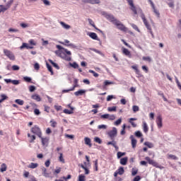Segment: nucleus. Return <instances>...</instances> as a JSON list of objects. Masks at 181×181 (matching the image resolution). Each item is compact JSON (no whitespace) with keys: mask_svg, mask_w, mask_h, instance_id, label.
Segmentation results:
<instances>
[{"mask_svg":"<svg viewBox=\"0 0 181 181\" xmlns=\"http://www.w3.org/2000/svg\"><path fill=\"white\" fill-rule=\"evenodd\" d=\"M127 3L129 5L130 10L133 12L134 15H140V18H141L143 23H144V25L146 26V29L148 30L149 33L151 35V36H153V32L152 31V28L151 27V25L148 22V20H146V17H145V14L144 13V11H142V8L139 6H135V4H134V0H127Z\"/></svg>","mask_w":181,"mask_h":181,"instance_id":"1","label":"nucleus"},{"mask_svg":"<svg viewBox=\"0 0 181 181\" xmlns=\"http://www.w3.org/2000/svg\"><path fill=\"white\" fill-rule=\"evenodd\" d=\"M57 49L58 50L55 51L56 54L59 56L60 57H62L64 60H66V62H70L71 60V57L69 56H71V52L67 50V49H64L62 45H57ZM62 50H64V52H63ZM64 53H66V55Z\"/></svg>","mask_w":181,"mask_h":181,"instance_id":"2","label":"nucleus"},{"mask_svg":"<svg viewBox=\"0 0 181 181\" xmlns=\"http://www.w3.org/2000/svg\"><path fill=\"white\" fill-rule=\"evenodd\" d=\"M30 132H32V134H34L35 135H37L38 138H42V129H40V127H39V126L35 125L30 129Z\"/></svg>","mask_w":181,"mask_h":181,"instance_id":"3","label":"nucleus"},{"mask_svg":"<svg viewBox=\"0 0 181 181\" xmlns=\"http://www.w3.org/2000/svg\"><path fill=\"white\" fill-rule=\"evenodd\" d=\"M145 160H147V162L149 163V165H152V166H154V168H157L158 169H163L164 167L162 165H160L159 163H156V161L151 159L149 157H146Z\"/></svg>","mask_w":181,"mask_h":181,"instance_id":"4","label":"nucleus"},{"mask_svg":"<svg viewBox=\"0 0 181 181\" xmlns=\"http://www.w3.org/2000/svg\"><path fill=\"white\" fill-rule=\"evenodd\" d=\"M115 25L119 30H121L122 32H127L128 28L125 27L121 21L119 20H117L116 22L113 24Z\"/></svg>","mask_w":181,"mask_h":181,"instance_id":"5","label":"nucleus"},{"mask_svg":"<svg viewBox=\"0 0 181 181\" xmlns=\"http://www.w3.org/2000/svg\"><path fill=\"white\" fill-rule=\"evenodd\" d=\"M101 13L103 16H105L106 18V19H107V21H110V22H112V23H113V25L117 21V18H115V17H114L112 14H108L105 11H102Z\"/></svg>","mask_w":181,"mask_h":181,"instance_id":"6","label":"nucleus"},{"mask_svg":"<svg viewBox=\"0 0 181 181\" xmlns=\"http://www.w3.org/2000/svg\"><path fill=\"white\" fill-rule=\"evenodd\" d=\"M117 133H118V132L117 130V128L113 127L111 131L107 132V135H108V136H110V138L112 141H114L115 139V136H117Z\"/></svg>","mask_w":181,"mask_h":181,"instance_id":"7","label":"nucleus"},{"mask_svg":"<svg viewBox=\"0 0 181 181\" xmlns=\"http://www.w3.org/2000/svg\"><path fill=\"white\" fill-rule=\"evenodd\" d=\"M76 87H78V79L75 78L74 80V86L71 88L70 89L67 90H63V93H69V91H74V90L76 88Z\"/></svg>","mask_w":181,"mask_h":181,"instance_id":"8","label":"nucleus"},{"mask_svg":"<svg viewBox=\"0 0 181 181\" xmlns=\"http://www.w3.org/2000/svg\"><path fill=\"white\" fill-rule=\"evenodd\" d=\"M4 53L5 56H6L7 57H8V59H10V60H15V55L10 50L4 49Z\"/></svg>","mask_w":181,"mask_h":181,"instance_id":"9","label":"nucleus"},{"mask_svg":"<svg viewBox=\"0 0 181 181\" xmlns=\"http://www.w3.org/2000/svg\"><path fill=\"white\" fill-rule=\"evenodd\" d=\"M41 139L42 145V146H47L49 145V141H50V139L49 137H40Z\"/></svg>","mask_w":181,"mask_h":181,"instance_id":"10","label":"nucleus"},{"mask_svg":"<svg viewBox=\"0 0 181 181\" xmlns=\"http://www.w3.org/2000/svg\"><path fill=\"white\" fill-rule=\"evenodd\" d=\"M156 122L158 128L159 129H160V128H162V127H163V124L162 123V116L161 115L157 116Z\"/></svg>","mask_w":181,"mask_h":181,"instance_id":"11","label":"nucleus"},{"mask_svg":"<svg viewBox=\"0 0 181 181\" xmlns=\"http://www.w3.org/2000/svg\"><path fill=\"white\" fill-rule=\"evenodd\" d=\"M132 69H133V70H135V73L137 75V77H144V75L141 74V71H139V69H138L137 65L132 66Z\"/></svg>","mask_w":181,"mask_h":181,"instance_id":"12","label":"nucleus"},{"mask_svg":"<svg viewBox=\"0 0 181 181\" xmlns=\"http://www.w3.org/2000/svg\"><path fill=\"white\" fill-rule=\"evenodd\" d=\"M130 139L132 141V146L133 148H136V144H137V141L136 140L135 137L134 136V135H131L130 136Z\"/></svg>","mask_w":181,"mask_h":181,"instance_id":"13","label":"nucleus"},{"mask_svg":"<svg viewBox=\"0 0 181 181\" xmlns=\"http://www.w3.org/2000/svg\"><path fill=\"white\" fill-rule=\"evenodd\" d=\"M61 44L64 45V46H71V47H76V45H74V44L70 43L69 40H64L63 42H61Z\"/></svg>","mask_w":181,"mask_h":181,"instance_id":"14","label":"nucleus"},{"mask_svg":"<svg viewBox=\"0 0 181 181\" xmlns=\"http://www.w3.org/2000/svg\"><path fill=\"white\" fill-rule=\"evenodd\" d=\"M25 49H33V46L28 45V43L23 42L22 44V45L20 47V49H21V50H22V49H25Z\"/></svg>","mask_w":181,"mask_h":181,"instance_id":"15","label":"nucleus"},{"mask_svg":"<svg viewBox=\"0 0 181 181\" xmlns=\"http://www.w3.org/2000/svg\"><path fill=\"white\" fill-rule=\"evenodd\" d=\"M122 53L125 56H127L128 57H131V52H129L128 49L125 47H122Z\"/></svg>","mask_w":181,"mask_h":181,"instance_id":"16","label":"nucleus"},{"mask_svg":"<svg viewBox=\"0 0 181 181\" xmlns=\"http://www.w3.org/2000/svg\"><path fill=\"white\" fill-rule=\"evenodd\" d=\"M107 145H112V146H114V148H115L116 151L119 149L118 146H117V141H115V140H112L111 141L107 142Z\"/></svg>","mask_w":181,"mask_h":181,"instance_id":"17","label":"nucleus"},{"mask_svg":"<svg viewBox=\"0 0 181 181\" xmlns=\"http://www.w3.org/2000/svg\"><path fill=\"white\" fill-rule=\"evenodd\" d=\"M128 163V157H124L120 159V165L125 166Z\"/></svg>","mask_w":181,"mask_h":181,"instance_id":"18","label":"nucleus"},{"mask_svg":"<svg viewBox=\"0 0 181 181\" xmlns=\"http://www.w3.org/2000/svg\"><path fill=\"white\" fill-rule=\"evenodd\" d=\"M31 98L33 100H35V101L40 102L42 101V98H40V96L37 94H34L31 96Z\"/></svg>","mask_w":181,"mask_h":181,"instance_id":"19","label":"nucleus"},{"mask_svg":"<svg viewBox=\"0 0 181 181\" xmlns=\"http://www.w3.org/2000/svg\"><path fill=\"white\" fill-rule=\"evenodd\" d=\"M37 166H39L38 163H31L30 165H28V168H29V169H36V168H37Z\"/></svg>","mask_w":181,"mask_h":181,"instance_id":"20","label":"nucleus"},{"mask_svg":"<svg viewBox=\"0 0 181 181\" xmlns=\"http://www.w3.org/2000/svg\"><path fill=\"white\" fill-rule=\"evenodd\" d=\"M133 121H136V118L132 117L129 119V122L131 124L133 128H136V124Z\"/></svg>","mask_w":181,"mask_h":181,"instance_id":"21","label":"nucleus"},{"mask_svg":"<svg viewBox=\"0 0 181 181\" xmlns=\"http://www.w3.org/2000/svg\"><path fill=\"white\" fill-rule=\"evenodd\" d=\"M74 107H71V110H69V109H64L63 112L64 114H68V115H70V114H74Z\"/></svg>","mask_w":181,"mask_h":181,"instance_id":"22","label":"nucleus"},{"mask_svg":"<svg viewBox=\"0 0 181 181\" xmlns=\"http://www.w3.org/2000/svg\"><path fill=\"white\" fill-rule=\"evenodd\" d=\"M28 138H30V143L33 144V142H35V139H36V136L35 135H30V133L28 134Z\"/></svg>","mask_w":181,"mask_h":181,"instance_id":"23","label":"nucleus"},{"mask_svg":"<svg viewBox=\"0 0 181 181\" xmlns=\"http://www.w3.org/2000/svg\"><path fill=\"white\" fill-rule=\"evenodd\" d=\"M85 93H86V90H79L74 93V95H76V97H78V95H83V94H84Z\"/></svg>","mask_w":181,"mask_h":181,"instance_id":"24","label":"nucleus"},{"mask_svg":"<svg viewBox=\"0 0 181 181\" xmlns=\"http://www.w3.org/2000/svg\"><path fill=\"white\" fill-rule=\"evenodd\" d=\"M91 39H93V40H98L100 42V38H98V36L95 33H91Z\"/></svg>","mask_w":181,"mask_h":181,"instance_id":"25","label":"nucleus"},{"mask_svg":"<svg viewBox=\"0 0 181 181\" xmlns=\"http://www.w3.org/2000/svg\"><path fill=\"white\" fill-rule=\"evenodd\" d=\"M46 66L48 71H49L51 76H53V74H54V72H53V68H52V66H50V64H49L48 63L46 64Z\"/></svg>","mask_w":181,"mask_h":181,"instance_id":"26","label":"nucleus"},{"mask_svg":"<svg viewBox=\"0 0 181 181\" xmlns=\"http://www.w3.org/2000/svg\"><path fill=\"white\" fill-rule=\"evenodd\" d=\"M118 175H122L124 173L125 170H124V167H119L117 170H116Z\"/></svg>","mask_w":181,"mask_h":181,"instance_id":"27","label":"nucleus"},{"mask_svg":"<svg viewBox=\"0 0 181 181\" xmlns=\"http://www.w3.org/2000/svg\"><path fill=\"white\" fill-rule=\"evenodd\" d=\"M1 99H0V104L1 103H4V101H5V100H8V96H6L5 94H1L0 95Z\"/></svg>","mask_w":181,"mask_h":181,"instance_id":"28","label":"nucleus"},{"mask_svg":"<svg viewBox=\"0 0 181 181\" xmlns=\"http://www.w3.org/2000/svg\"><path fill=\"white\" fill-rule=\"evenodd\" d=\"M42 175L43 176H45V177H49V175L47 173V170L46 169V168H42Z\"/></svg>","mask_w":181,"mask_h":181,"instance_id":"29","label":"nucleus"},{"mask_svg":"<svg viewBox=\"0 0 181 181\" xmlns=\"http://www.w3.org/2000/svg\"><path fill=\"white\" fill-rule=\"evenodd\" d=\"M49 62L51 64H52V66L54 67H55V69H57V70H59V69H60V67L59 66V65L56 63H54V62H53V60L52 59H49Z\"/></svg>","mask_w":181,"mask_h":181,"instance_id":"30","label":"nucleus"},{"mask_svg":"<svg viewBox=\"0 0 181 181\" xmlns=\"http://www.w3.org/2000/svg\"><path fill=\"white\" fill-rule=\"evenodd\" d=\"M7 168H8V167L6 166V164L3 163V164H1V165L0 171H1V172H6Z\"/></svg>","mask_w":181,"mask_h":181,"instance_id":"31","label":"nucleus"},{"mask_svg":"<svg viewBox=\"0 0 181 181\" xmlns=\"http://www.w3.org/2000/svg\"><path fill=\"white\" fill-rule=\"evenodd\" d=\"M143 129L144 132H145L146 134L148 131V124L145 122H143Z\"/></svg>","mask_w":181,"mask_h":181,"instance_id":"32","label":"nucleus"},{"mask_svg":"<svg viewBox=\"0 0 181 181\" xmlns=\"http://www.w3.org/2000/svg\"><path fill=\"white\" fill-rule=\"evenodd\" d=\"M12 4H13V0H10L9 1H8L7 4L5 6L6 11H8L9 8H11Z\"/></svg>","mask_w":181,"mask_h":181,"instance_id":"33","label":"nucleus"},{"mask_svg":"<svg viewBox=\"0 0 181 181\" xmlns=\"http://www.w3.org/2000/svg\"><path fill=\"white\" fill-rule=\"evenodd\" d=\"M142 60H144V62H148V63H151V62H152V58H151V57H143Z\"/></svg>","mask_w":181,"mask_h":181,"instance_id":"34","label":"nucleus"},{"mask_svg":"<svg viewBox=\"0 0 181 181\" xmlns=\"http://www.w3.org/2000/svg\"><path fill=\"white\" fill-rule=\"evenodd\" d=\"M93 163H94L93 169L97 172V170H98V160H96L93 161Z\"/></svg>","mask_w":181,"mask_h":181,"instance_id":"35","label":"nucleus"},{"mask_svg":"<svg viewBox=\"0 0 181 181\" xmlns=\"http://www.w3.org/2000/svg\"><path fill=\"white\" fill-rule=\"evenodd\" d=\"M60 25H62V26L64 27V29H70V25L66 24L64 22L61 21Z\"/></svg>","mask_w":181,"mask_h":181,"instance_id":"36","label":"nucleus"},{"mask_svg":"<svg viewBox=\"0 0 181 181\" xmlns=\"http://www.w3.org/2000/svg\"><path fill=\"white\" fill-rule=\"evenodd\" d=\"M94 141L96 142V144H103V140H101V139H100V137H97V136L95 137Z\"/></svg>","mask_w":181,"mask_h":181,"instance_id":"37","label":"nucleus"},{"mask_svg":"<svg viewBox=\"0 0 181 181\" xmlns=\"http://www.w3.org/2000/svg\"><path fill=\"white\" fill-rule=\"evenodd\" d=\"M168 159H173V160H177V159H179V158L175 155L169 154Z\"/></svg>","mask_w":181,"mask_h":181,"instance_id":"38","label":"nucleus"},{"mask_svg":"<svg viewBox=\"0 0 181 181\" xmlns=\"http://www.w3.org/2000/svg\"><path fill=\"white\" fill-rule=\"evenodd\" d=\"M144 145L146 146H148V148H153V144H152V143H151V142H149V141H146V142H144Z\"/></svg>","mask_w":181,"mask_h":181,"instance_id":"39","label":"nucleus"},{"mask_svg":"<svg viewBox=\"0 0 181 181\" xmlns=\"http://www.w3.org/2000/svg\"><path fill=\"white\" fill-rule=\"evenodd\" d=\"M15 103H16V104H18V105H23V104L25 103V102L21 99H16L15 100Z\"/></svg>","mask_w":181,"mask_h":181,"instance_id":"40","label":"nucleus"},{"mask_svg":"<svg viewBox=\"0 0 181 181\" xmlns=\"http://www.w3.org/2000/svg\"><path fill=\"white\" fill-rule=\"evenodd\" d=\"M50 124H51V127H52V128H56V127H57V122L56 121H54V119H52L50 121Z\"/></svg>","mask_w":181,"mask_h":181,"instance_id":"41","label":"nucleus"},{"mask_svg":"<svg viewBox=\"0 0 181 181\" xmlns=\"http://www.w3.org/2000/svg\"><path fill=\"white\" fill-rule=\"evenodd\" d=\"M23 80L24 81H25L26 83H32V78L29 77V76H25L23 77Z\"/></svg>","mask_w":181,"mask_h":181,"instance_id":"42","label":"nucleus"},{"mask_svg":"<svg viewBox=\"0 0 181 181\" xmlns=\"http://www.w3.org/2000/svg\"><path fill=\"white\" fill-rule=\"evenodd\" d=\"M92 50L93 52H95V53H98V54H100V56H102V57H104L105 55L101 51L95 49H92Z\"/></svg>","mask_w":181,"mask_h":181,"instance_id":"43","label":"nucleus"},{"mask_svg":"<svg viewBox=\"0 0 181 181\" xmlns=\"http://www.w3.org/2000/svg\"><path fill=\"white\" fill-rule=\"evenodd\" d=\"M122 156H125V152H123V153L121 151L117 152V159L122 158Z\"/></svg>","mask_w":181,"mask_h":181,"instance_id":"44","label":"nucleus"},{"mask_svg":"<svg viewBox=\"0 0 181 181\" xmlns=\"http://www.w3.org/2000/svg\"><path fill=\"white\" fill-rule=\"evenodd\" d=\"M107 111H109V112H112L114 111H117V107L113 106V107H109L107 108Z\"/></svg>","mask_w":181,"mask_h":181,"instance_id":"45","label":"nucleus"},{"mask_svg":"<svg viewBox=\"0 0 181 181\" xmlns=\"http://www.w3.org/2000/svg\"><path fill=\"white\" fill-rule=\"evenodd\" d=\"M81 168H82V169H84L86 175H88V173H90V170H88L87 169V167L84 166V165L81 164Z\"/></svg>","mask_w":181,"mask_h":181,"instance_id":"46","label":"nucleus"},{"mask_svg":"<svg viewBox=\"0 0 181 181\" xmlns=\"http://www.w3.org/2000/svg\"><path fill=\"white\" fill-rule=\"evenodd\" d=\"M59 162H62V163H65L64 158H63V153H59Z\"/></svg>","mask_w":181,"mask_h":181,"instance_id":"47","label":"nucleus"},{"mask_svg":"<svg viewBox=\"0 0 181 181\" xmlns=\"http://www.w3.org/2000/svg\"><path fill=\"white\" fill-rule=\"evenodd\" d=\"M132 28H133V29H134V30H136V32H141V30H139V28H138V26L134 23H131L130 24Z\"/></svg>","mask_w":181,"mask_h":181,"instance_id":"48","label":"nucleus"},{"mask_svg":"<svg viewBox=\"0 0 181 181\" xmlns=\"http://www.w3.org/2000/svg\"><path fill=\"white\" fill-rule=\"evenodd\" d=\"M153 10L154 13L156 15L157 18H160V13H159V11H158L156 9V8H155V7H154V8H153Z\"/></svg>","mask_w":181,"mask_h":181,"instance_id":"49","label":"nucleus"},{"mask_svg":"<svg viewBox=\"0 0 181 181\" xmlns=\"http://www.w3.org/2000/svg\"><path fill=\"white\" fill-rule=\"evenodd\" d=\"M114 83H115L114 82L110 81L108 80H106V81H104V86H110V85L114 84Z\"/></svg>","mask_w":181,"mask_h":181,"instance_id":"50","label":"nucleus"},{"mask_svg":"<svg viewBox=\"0 0 181 181\" xmlns=\"http://www.w3.org/2000/svg\"><path fill=\"white\" fill-rule=\"evenodd\" d=\"M71 67H73V69H78V64L74 62V63H70Z\"/></svg>","mask_w":181,"mask_h":181,"instance_id":"51","label":"nucleus"},{"mask_svg":"<svg viewBox=\"0 0 181 181\" xmlns=\"http://www.w3.org/2000/svg\"><path fill=\"white\" fill-rule=\"evenodd\" d=\"M132 110L134 112H138L139 111V107L138 105H133Z\"/></svg>","mask_w":181,"mask_h":181,"instance_id":"52","label":"nucleus"},{"mask_svg":"<svg viewBox=\"0 0 181 181\" xmlns=\"http://www.w3.org/2000/svg\"><path fill=\"white\" fill-rule=\"evenodd\" d=\"M85 144H86V145H89V146H90L91 144V140L90 139V138H87V137H86L85 138Z\"/></svg>","mask_w":181,"mask_h":181,"instance_id":"53","label":"nucleus"},{"mask_svg":"<svg viewBox=\"0 0 181 181\" xmlns=\"http://www.w3.org/2000/svg\"><path fill=\"white\" fill-rule=\"evenodd\" d=\"M122 122V119L119 118L115 122L114 125L118 126Z\"/></svg>","mask_w":181,"mask_h":181,"instance_id":"54","label":"nucleus"},{"mask_svg":"<svg viewBox=\"0 0 181 181\" xmlns=\"http://www.w3.org/2000/svg\"><path fill=\"white\" fill-rule=\"evenodd\" d=\"M134 135L137 138H141V136H142V133L140 131H137L134 133Z\"/></svg>","mask_w":181,"mask_h":181,"instance_id":"55","label":"nucleus"},{"mask_svg":"<svg viewBox=\"0 0 181 181\" xmlns=\"http://www.w3.org/2000/svg\"><path fill=\"white\" fill-rule=\"evenodd\" d=\"M20 26H21V28H23V29H25V28H29V24L25 23H21L20 24Z\"/></svg>","mask_w":181,"mask_h":181,"instance_id":"56","label":"nucleus"},{"mask_svg":"<svg viewBox=\"0 0 181 181\" xmlns=\"http://www.w3.org/2000/svg\"><path fill=\"white\" fill-rule=\"evenodd\" d=\"M98 129H107V125L100 124L98 126Z\"/></svg>","mask_w":181,"mask_h":181,"instance_id":"57","label":"nucleus"},{"mask_svg":"<svg viewBox=\"0 0 181 181\" xmlns=\"http://www.w3.org/2000/svg\"><path fill=\"white\" fill-rule=\"evenodd\" d=\"M109 117L110 114H105L100 116V117L103 118V119H108Z\"/></svg>","mask_w":181,"mask_h":181,"instance_id":"58","label":"nucleus"},{"mask_svg":"<svg viewBox=\"0 0 181 181\" xmlns=\"http://www.w3.org/2000/svg\"><path fill=\"white\" fill-rule=\"evenodd\" d=\"M6 11V8L4 5H0V13L1 12H5Z\"/></svg>","mask_w":181,"mask_h":181,"instance_id":"59","label":"nucleus"},{"mask_svg":"<svg viewBox=\"0 0 181 181\" xmlns=\"http://www.w3.org/2000/svg\"><path fill=\"white\" fill-rule=\"evenodd\" d=\"M42 1L43 4L46 5V6H50V1L48 0H41Z\"/></svg>","mask_w":181,"mask_h":181,"instance_id":"60","label":"nucleus"},{"mask_svg":"<svg viewBox=\"0 0 181 181\" xmlns=\"http://www.w3.org/2000/svg\"><path fill=\"white\" fill-rule=\"evenodd\" d=\"M35 90H36V87H35V86H30L29 87V90L30 91V93H33V91H35Z\"/></svg>","mask_w":181,"mask_h":181,"instance_id":"61","label":"nucleus"},{"mask_svg":"<svg viewBox=\"0 0 181 181\" xmlns=\"http://www.w3.org/2000/svg\"><path fill=\"white\" fill-rule=\"evenodd\" d=\"M137 173H138V170H135V169L132 168V176H135Z\"/></svg>","mask_w":181,"mask_h":181,"instance_id":"62","label":"nucleus"},{"mask_svg":"<svg viewBox=\"0 0 181 181\" xmlns=\"http://www.w3.org/2000/svg\"><path fill=\"white\" fill-rule=\"evenodd\" d=\"M108 119H110V121H114V119H115V115H109V118H108Z\"/></svg>","mask_w":181,"mask_h":181,"instance_id":"63","label":"nucleus"},{"mask_svg":"<svg viewBox=\"0 0 181 181\" xmlns=\"http://www.w3.org/2000/svg\"><path fill=\"white\" fill-rule=\"evenodd\" d=\"M34 69H35V70H39V69H40V65H39V64H37V63H35V64H34Z\"/></svg>","mask_w":181,"mask_h":181,"instance_id":"64","label":"nucleus"}]
</instances>
